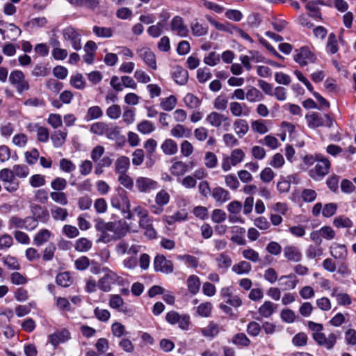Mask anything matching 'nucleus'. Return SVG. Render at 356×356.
Returning <instances> with one entry per match:
<instances>
[{
  "mask_svg": "<svg viewBox=\"0 0 356 356\" xmlns=\"http://www.w3.org/2000/svg\"><path fill=\"white\" fill-rule=\"evenodd\" d=\"M104 275L98 280V289L103 292H109L114 284L122 285L123 278L108 267L102 269Z\"/></svg>",
  "mask_w": 356,
  "mask_h": 356,
  "instance_id": "f257e3e1",
  "label": "nucleus"
},
{
  "mask_svg": "<svg viewBox=\"0 0 356 356\" xmlns=\"http://www.w3.org/2000/svg\"><path fill=\"white\" fill-rule=\"evenodd\" d=\"M111 204L113 208H115L124 213L127 219H133V213L131 210V203L126 192L122 191L113 194L111 197Z\"/></svg>",
  "mask_w": 356,
  "mask_h": 356,
  "instance_id": "f03ea898",
  "label": "nucleus"
},
{
  "mask_svg": "<svg viewBox=\"0 0 356 356\" xmlns=\"http://www.w3.org/2000/svg\"><path fill=\"white\" fill-rule=\"evenodd\" d=\"M206 122L211 127L228 131L231 127V120L229 116L212 111L205 118Z\"/></svg>",
  "mask_w": 356,
  "mask_h": 356,
  "instance_id": "7ed1b4c3",
  "label": "nucleus"
},
{
  "mask_svg": "<svg viewBox=\"0 0 356 356\" xmlns=\"http://www.w3.org/2000/svg\"><path fill=\"white\" fill-rule=\"evenodd\" d=\"M245 156V154L241 148L233 149L229 156L222 158L221 168L223 171L227 172L231 170L232 166H236L241 163Z\"/></svg>",
  "mask_w": 356,
  "mask_h": 356,
  "instance_id": "20e7f679",
  "label": "nucleus"
},
{
  "mask_svg": "<svg viewBox=\"0 0 356 356\" xmlns=\"http://www.w3.org/2000/svg\"><path fill=\"white\" fill-rule=\"evenodd\" d=\"M330 168V161L327 158L318 156L314 168L309 170V176L316 180L322 179L328 174Z\"/></svg>",
  "mask_w": 356,
  "mask_h": 356,
  "instance_id": "39448f33",
  "label": "nucleus"
},
{
  "mask_svg": "<svg viewBox=\"0 0 356 356\" xmlns=\"http://www.w3.org/2000/svg\"><path fill=\"white\" fill-rule=\"evenodd\" d=\"M9 81L15 86L18 94H22L30 89L29 81L25 79L24 73L20 70L12 71L9 76Z\"/></svg>",
  "mask_w": 356,
  "mask_h": 356,
  "instance_id": "423d86ee",
  "label": "nucleus"
},
{
  "mask_svg": "<svg viewBox=\"0 0 356 356\" xmlns=\"http://www.w3.org/2000/svg\"><path fill=\"white\" fill-rule=\"evenodd\" d=\"M63 39L69 42L74 50H80L81 44V33L72 26H67L62 31Z\"/></svg>",
  "mask_w": 356,
  "mask_h": 356,
  "instance_id": "0eeeda50",
  "label": "nucleus"
},
{
  "mask_svg": "<svg viewBox=\"0 0 356 356\" xmlns=\"http://www.w3.org/2000/svg\"><path fill=\"white\" fill-rule=\"evenodd\" d=\"M165 320L171 325L178 324L179 327L183 330H189L191 319L188 314H180L177 312L170 311L166 314Z\"/></svg>",
  "mask_w": 356,
  "mask_h": 356,
  "instance_id": "6e6552de",
  "label": "nucleus"
},
{
  "mask_svg": "<svg viewBox=\"0 0 356 356\" xmlns=\"http://www.w3.org/2000/svg\"><path fill=\"white\" fill-rule=\"evenodd\" d=\"M307 124L311 128H316L318 127H330L333 124L332 119L328 115H321L316 113H312L306 115Z\"/></svg>",
  "mask_w": 356,
  "mask_h": 356,
  "instance_id": "1a4fd4ad",
  "label": "nucleus"
},
{
  "mask_svg": "<svg viewBox=\"0 0 356 356\" xmlns=\"http://www.w3.org/2000/svg\"><path fill=\"white\" fill-rule=\"evenodd\" d=\"M106 225H104V228L110 230L114 239L118 240L124 237L129 232V226L127 222L123 221L106 222Z\"/></svg>",
  "mask_w": 356,
  "mask_h": 356,
  "instance_id": "9d476101",
  "label": "nucleus"
},
{
  "mask_svg": "<svg viewBox=\"0 0 356 356\" xmlns=\"http://www.w3.org/2000/svg\"><path fill=\"white\" fill-rule=\"evenodd\" d=\"M135 183L137 191L141 193H149L159 188L158 182L147 177H138Z\"/></svg>",
  "mask_w": 356,
  "mask_h": 356,
  "instance_id": "9b49d317",
  "label": "nucleus"
},
{
  "mask_svg": "<svg viewBox=\"0 0 356 356\" xmlns=\"http://www.w3.org/2000/svg\"><path fill=\"white\" fill-rule=\"evenodd\" d=\"M154 268L157 272L165 274L172 273L174 270L173 264L171 261L168 260L165 256L158 254L154 260Z\"/></svg>",
  "mask_w": 356,
  "mask_h": 356,
  "instance_id": "f8f14e48",
  "label": "nucleus"
},
{
  "mask_svg": "<svg viewBox=\"0 0 356 356\" xmlns=\"http://www.w3.org/2000/svg\"><path fill=\"white\" fill-rule=\"evenodd\" d=\"M284 257L291 262L298 263L302 259V254L300 248L293 245H286L283 250Z\"/></svg>",
  "mask_w": 356,
  "mask_h": 356,
  "instance_id": "ddd939ff",
  "label": "nucleus"
},
{
  "mask_svg": "<svg viewBox=\"0 0 356 356\" xmlns=\"http://www.w3.org/2000/svg\"><path fill=\"white\" fill-rule=\"evenodd\" d=\"M71 338L70 332L67 329H61L55 331L48 337L49 342L54 347L60 343L69 341Z\"/></svg>",
  "mask_w": 356,
  "mask_h": 356,
  "instance_id": "4468645a",
  "label": "nucleus"
},
{
  "mask_svg": "<svg viewBox=\"0 0 356 356\" xmlns=\"http://www.w3.org/2000/svg\"><path fill=\"white\" fill-rule=\"evenodd\" d=\"M294 59L301 66H305L309 63H314L316 57L308 48L302 47L295 56Z\"/></svg>",
  "mask_w": 356,
  "mask_h": 356,
  "instance_id": "2eb2a0df",
  "label": "nucleus"
},
{
  "mask_svg": "<svg viewBox=\"0 0 356 356\" xmlns=\"http://www.w3.org/2000/svg\"><path fill=\"white\" fill-rule=\"evenodd\" d=\"M229 107L230 113L234 117H248L250 113V108L244 103L231 102Z\"/></svg>",
  "mask_w": 356,
  "mask_h": 356,
  "instance_id": "dca6fc26",
  "label": "nucleus"
},
{
  "mask_svg": "<svg viewBox=\"0 0 356 356\" xmlns=\"http://www.w3.org/2000/svg\"><path fill=\"white\" fill-rule=\"evenodd\" d=\"M27 129L37 133V139L39 142L46 143L49 138V131L47 127L40 125L38 123H29Z\"/></svg>",
  "mask_w": 356,
  "mask_h": 356,
  "instance_id": "f3484780",
  "label": "nucleus"
},
{
  "mask_svg": "<svg viewBox=\"0 0 356 356\" xmlns=\"http://www.w3.org/2000/svg\"><path fill=\"white\" fill-rule=\"evenodd\" d=\"M138 56L152 70H156V61L154 54L148 48L143 47L137 51Z\"/></svg>",
  "mask_w": 356,
  "mask_h": 356,
  "instance_id": "a211bd4d",
  "label": "nucleus"
},
{
  "mask_svg": "<svg viewBox=\"0 0 356 356\" xmlns=\"http://www.w3.org/2000/svg\"><path fill=\"white\" fill-rule=\"evenodd\" d=\"M171 30L180 37H186L188 29L180 16H175L171 21Z\"/></svg>",
  "mask_w": 356,
  "mask_h": 356,
  "instance_id": "6ab92c4d",
  "label": "nucleus"
},
{
  "mask_svg": "<svg viewBox=\"0 0 356 356\" xmlns=\"http://www.w3.org/2000/svg\"><path fill=\"white\" fill-rule=\"evenodd\" d=\"M337 335L334 333H330L327 337L323 332L316 336L314 341L320 346L330 350L332 349L337 342Z\"/></svg>",
  "mask_w": 356,
  "mask_h": 356,
  "instance_id": "aec40b11",
  "label": "nucleus"
},
{
  "mask_svg": "<svg viewBox=\"0 0 356 356\" xmlns=\"http://www.w3.org/2000/svg\"><path fill=\"white\" fill-rule=\"evenodd\" d=\"M330 252L335 259L343 261L347 258L348 250L343 244L333 243L330 247Z\"/></svg>",
  "mask_w": 356,
  "mask_h": 356,
  "instance_id": "412c9836",
  "label": "nucleus"
},
{
  "mask_svg": "<svg viewBox=\"0 0 356 356\" xmlns=\"http://www.w3.org/2000/svg\"><path fill=\"white\" fill-rule=\"evenodd\" d=\"M30 210L33 216L37 218V220L42 222H47L49 218V211L46 208L42 207L37 204H31Z\"/></svg>",
  "mask_w": 356,
  "mask_h": 356,
  "instance_id": "4be33fe9",
  "label": "nucleus"
},
{
  "mask_svg": "<svg viewBox=\"0 0 356 356\" xmlns=\"http://www.w3.org/2000/svg\"><path fill=\"white\" fill-rule=\"evenodd\" d=\"M280 285L283 286L284 290L294 289L298 285L299 280L297 276L293 273L287 275H282L280 277Z\"/></svg>",
  "mask_w": 356,
  "mask_h": 356,
  "instance_id": "5701e85b",
  "label": "nucleus"
},
{
  "mask_svg": "<svg viewBox=\"0 0 356 356\" xmlns=\"http://www.w3.org/2000/svg\"><path fill=\"white\" fill-rule=\"evenodd\" d=\"M139 246L136 245H129L125 241H120L115 246V252L118 255H123L126 253L136 254L138 252Z\"/></svg>",
  "mask_w": 356,
  "mask_h": 356,
  "instance_id": "b1692460",
  "label": "nucleus"
},
{
  "mask_svg": "<svg viewBox=\"0 0 356 356\" xmlns=\"http://www.w3.org/2000/svg\"><path fill=\"white\" fill-rule=\"evenodd\" d=\"M129 168L130 160L129 158L126 156H120L115 161L114 168L117 175L128 172Z\"/></svg>",
  "mask_w": 356,
  "mask_h": 356,
  "instance_id": "393cba45",
  "label": "nucleus"
},
{
  "mask_svg": "<svg viewBox=\"0 0 356 356\" xmlns=\"http://www.w3.org/2000/svg\"><path fill=\"white\" fill-rule=\"evenodd\" d=\"M224 330L223 327H220L218 324L210 321L207 327L201 329L200 332L204 337L212 339L216 337L220 331Z\"/></svg>",
  "mask_w": 356,
  "mask_h": 356,
  "instance_id": "a878e982",
  "label": "nucleus"
},
{
  "mask_svg": "<svg viewBox=\"0 0 356 356\" xmlns=\"http://www.w3.org/2000/svg\"><path fill=\"white\" fill-rule=\"evenodd\" d=\"M108 305L110 307L117 309L124 314H127L129 309L124 305V302L120 295L113 294L110 296Z\"/></svg>",
  "mask_w": 356,
  "mask_h": 356,
  "instance_id": "bb28decb",
  "label": "nucleus"
},
{
  "mask_svg": "<svg viewBox=\"0 0 356 356\" xmlns=\"http://www.w3.org/2000/svg\"><path fill=\"white\" fill-rule=\"evenodd\" d=\"M106 223L102 220H98L95 224V229L101 233L99 241L104 243H109L112 241H116L114 239L113 234H110V230H107L104 228Z\"/></svg>",
  "mask_w": 356,
  "mask_h": 356,
  "instance_id": "cd10ccee",
  "label": "nucleus"
},
{
  "mask_svg": "<svg viewBox=\"0 0 356 356\" xmlns=\"http://www.w3.org/2000/svg\"><path fill=\"white\" fill-rule=\"evenodd\" d=\"M211 195L219 204H222L230 200V193L222 187H216L213 189Z\"/></svg>",
  "mask_w": 356,
  "mask_h": 356,
  "instance_id": "c85d7f7f",
  "label": "nucleus"
},
{
  "mask_svg": "<svg viewBox=\"0 0 356 356\" xmlns=\"http://www.w3.org/2000/svg\"><path fill=\"white\" fill-rule=\"evenodd\" d=\"M67 131L66 129L57 130L51 135V140L54 147L58 148L62 147L67 139Z\"/></svg>",
  "mask_w": 356,
  "mask_h": 356,
  "instance_id": "c756f323",
  "label": "nucleus"
},
{
  "mask_svg": "<svg viewBox=\"0 0 356 356\" xmlns=\"http://www.w3.org/2000/svg\"><path fill=\"white\" fill-rule=\"evenodd\" d=\"M188 218V212L186 209H182L176 211L174 214L170 216H165L163 220L168 225H172L177 222L186 220Z\"/></svg>",
  "mask_w": 356,
  "mask_h": 356,
  "instance_id": "7c9ffc66",
  "label": "nucleus"
},
{
  "mask_svg": "<svg viewBox=\"0 0 356 356\" xmlns=\"http://www.w3.org/2000/svg\"><path fill=\"white\" fill-rule=\"evenodd\" d=\"M324 4L323 1L321 0L309 1L306 5V8L311 13L309 16L314 19L322 20V14L318 5Z\"/></svg>",
  "mask_w": 356,
  "mask_h": 356,
  "instance_id": "2f4dec72",
  "label": "nucleus"
},
{
  "mask_svg": "<svg viewBox=\"0 0 356 356\" xmlns=\"http://www.w3.org/2000/svg\"><path fill=\"white\" fill-rule=\"evenodd\" d=\"M233 127L235 134L240 138L246 135L249 131L248 123L245 120L243 119L238 118L235 120L233 124Z\"/></svg>",
  "mask_w": 356,
  "mask_h": 356,
  "instance_id": "473e14b6",
  "label": "nucleus"
},
{
  "mask_svg": "<svg viewBox=\"0 0 356 356\" xmlns=\"http://www.w3.org/2000/svg\"><path fill=\"white\" fill-rule=\"evenodd\" d=\"M245 98L250 103L261 102L264 99L262 92L254 86H250L247 88Z\"/></svg>",
  "mask_w": 356,
  "mask_h": 356,
  "instance_id": "72a5a7b5",
  "label": "nucleus"
},
{
  "mask_svg": "<svg viewBox=\"0 0 356 356\" xmlns=\"http://www.w3.org/2000/svg\"><path fill=\"white\" fill-rule=\"evenodd\" d=\"M51 236V232L45 228L40 229L33 237V243L36 246H41L47 243Z\"/></svg>",
  "mask_w": 356,
  "mask_h": 356,
  "instance_id": "f704fd0d",
  "label": "nucleus"
},
{
  "mask_svg": "<svg viewBox=\"0 0 356 356\" xmlns=\"http://www.w3.org/2000/svg\"><path fill=\"white\" fill-rule=\"evenodd\" d=\"M172 76L175 81L179 85L186 84L188 79L187 70L180 66L175 67Z\"/></svg>",
  "mask_w": 356,
  "mask_h": 356,
  "instance_id": "c9c22d12",
  "label": "nucleus"
},
{
  "mask_svg": "<svg viewBox=\"0 0 356 356\" xmlns=\"http://www.w3.org/2000/svg\"><path fill=\"white\" fill-rule=\"evenodd\" d=\"M161 148L165 155L169 156L175 154L178 151L177 143L171 138L165 139L161 144Z\"/></svg>",
  "mask_w": 356,
  "mask_h": 356,
  "instance_id": "e433bc0d",
  "label": "nucleus"
},
{
  "mask_svg": "<svg viewBox=\"0 0 356 356\" xmlns=\"http://www.w3.org/2000/svg\"><path fill=\"white\" fill-rule=\"evenodd\" d=\"M186 284L188 291L191 294L195 295L200 291L201 281L197 275H191L188 277L186 280Z\"/></svg>",
  "mask_w": 356,
  "mask_h": 356,
  "instance_id": "4c0bfd02",
  "label": "nucleus"
},
{
  "mask_svg": "<svg viewBox=\"0 0 356 356\" xmlns=\"http://www.w3.org/2000/svg\"><path fill=\"white\" fill-rule=\"evenodd\" d=\"M218 268L225 272L232 265V261L230 257L225 253H221L216 258Z\"/></svg>",
  "mask_w": 356,
  "mask_h": 356,
  "instance_id": "58836bf2",
  "label": "nucleus"
},
{
  "mask_svg": "<svg viewBox=\"0 0 356 356\" xmlns=\"http://www.w3.org/2000/svg\"><path fill=\"white\" fill-rule=\"evenodd\" d=\"M170 171L175 176H181L188 171V165L183 161H176L171 165Z\"/></svg>",
  "mask_w": 356,
  "mask_h": 356,
  "instance_id": "ea45409f",
  "label": "nucleus"
},
{
  "mask_svg": "<svg viewBox=\"0 0 356 356\" xmlns=\"http://www.w3.org/2000/svg\"><path fill=\"white\" fill-rule=\"evenodd\" d=\"M232 270L237 275H248L252 270V266L249 262L243 260L234 264Z\"/></svg>",
  "mask_w": 356,
  "mask_h": 356,
  "instance_id": "a19ab883",
  "label": "nucleus"
},
{
  "mask_svg": "<svg viewBox=\"0 0 356 356\" xmlns=\"http://www.w3.org/2000/svg\"><path fill=\"white\" fill-rule=\"evenodd\" d=\"M191 29L193 35L201 37L208 33V26L194 20L191 24Z\"/></svg>",
  "mask_w": 356,
  "mask_h": 356,
  "instance_id": "79ce46f5",
  "label": "nucleus"
},
{
  "mask_svg": "<svg viewBox=\"0 0 356 356\" xmlns=\"http://www.w3.org/2000/svg\"><path fill=\"white\" fill-rule=\"evenodd\" d=\"M137 130L142 134L147 135L156 130V126L152 122L144 120L137 124Z\"/></svg>",
  "mask_w": 356,
  "mask_h": 356,
  "instance_id": "37998d69",
  "label": "nucleus"
},
{
  "mask_svg": "<svg viewBox=\"0 0 356 356\" xmlns=\"http://www.w3.org/2000/svg\"><path fill=\"white\" fill-rule=\"evenodd\" d=\"M339 50L337 35L334 33H330L328 35L326 42V51L330 54H336Z\"/></svg>",
  "mask_w": 356,
  "mask_h": 356,
  "instance_id": "c03bdc74",
  "label": "nucleus"
},
{
  "mask_svg": "<svg viewBox=\"0 0 356 356\" xmlns=\"http://www.w3.org/2000/svg\"><path fill=\"white\" fill-rule=\"evenodd\" d=\"M275 308L273 302L265 301L259 308L258 312L261 316L268 318L274 313Z\"/></svg>",
  "mask_w": 356,
  "mask_h": 356,
  "instance_id": "a18cd8bd",
  "label": "nucleus"
},
{
  "mask_svg": "<svg viewBox=\"0 0 356 356\" xmlns=\"http://www.w3.org/2000/svg\"><path fill=\"white\" fill-rule=\"evenodd\" d=\"M52 218L55 220L65 221L68 217L67 209L55 206L51 211Z\"/></svg>",
  "mask_w": 356,
  "mask_h": 356,
  "instance_id": "49530a36",
  "label": "nucleus"
},
{
  "mask_svg": "<svg viewBox=\"0 0 356 356\" xmlns=\"http://www.w3.org/2000/svg\"><path fill=\"white\" fill-rule=\"evenodd\" d=\"M118 181L120 185L129 191H133L134 181L127 172L118 175Z\"/></svg>",
  "mask_w": 356,
  "mask_h": 356,
  "instance_id": "de8ad7c7",
  "label": "nucleus"
},
{
  "mask_svg": "<svg viewBox=\"0 0 356 356\" xmlns=\"http://www.w3.org/2000/svg\"><path fill=\"white\" fill-rule=\"evenodd\" d=\"M189 134V131L181 124H177L170 130V135L176 138L188 137Z\"/></svg>",
  "mask_w": 356,
  "mask_h": 356,
  "instance_id": "09e8293b",
  "label": "nucleus"
},
{
  "mask_svg": "<svg viewBox=\"0 0 356 356\" xmlns=\"http://www.w3.org/2000/svg\"><path fill=\"white\" fill-rule=\"evenodd\" d=\"M177 99L175 95H170L166 98L161 99L160 106L164 111H170L175 108L177 105Z\"/></svg>",
  "mask_w": 356,
  "mask_h": 356,
  "instance_id": "8fccbe9b",
  "label": "nucleus"
},
{
  "mask_svg": "<svg viewBox=\"0 0 356 356\" xmlns=\"http://www.w3.org/2000/svg\"><path fill=\"white\" fill-rule=\"evenodd\" d=\"M232 342L233 344L241 347H248L250 344V340L244 333H237L234 335Z\"/></svg>",
  "mask_w": 356,
  "mask_h": 356,
  "instance_id": "3c124183",
  "label": "nucleus"
},
{
  "mask_svg": "<svg viewBox=\"0 0 356 356\" xmlns=\"http://www.w3.org/2000/svg\"><path fill=\"white\" fill-rule=\"evenodd\" d=\"M16 130V124L7 122L1 124L0 127V134L4 138H10Z\"/></svg>",
  "mask_w": 356,
  "mask_h": 356,
  "instance_id": "603ef678",
  "label": "nucleus"
},
{
  "mask_svg": "<svg viewBox=\"0 0 356 356\" xmlns=\"http://www.w3.org/2000/svg\"><path fill=\"white\" fill-rule=\"evenodd\" d=\"M12 143L19 148H24L28 143V136L24 133L15 134L12 138Z\"/></svg>",
  "mask_w": 356,
  "mask_h": 356,
  "instance_id": "864d4df0",
  "label": "nucleus"
},
{
  "mask_svg": "<svg viewBox=\"0 0 356 356\" xmlns=\"http://www.w3.org/2000/svg\"><path fill=\"white\" fill-rule=\"evenodd\" d=\"M92 248V242L86 238H80L76 241L74 248L76 251L85 252Z\"/></svg>",
  "mask_w": 356,
  "mask_h": 356,
  "instance_id": "5fc2aeb1",
  "label": "nucleus"
},
{
  "mask_svg": "<svg viewBox=\"0 0 356 356\" xmlns=\"http://www.w3.org/2000/svg\"><path fill=\"white\" fill-rule=\"evenodd\" d=\"M6 29L8 32L6 38L11 40H15L22 33V30L14 24H6Z\"/></svg>",
  "mask_w": 356,
  "mask_h": 356,
  "instance_id": "6e6d98bb",
  "label": "nucleus"
},
{
  "mask_svg": "<svg viewBox=\"0 0 356 356\" xmlns=\"http://www.w3.org/2000/svg\"><path fill=\"white\" fill-rule=\"evenodd\" d=\"M251 128L254 132L264 134L268 131L266 122L264 120H254L251 122Z\"/></svg>",
  "mask_w": 356,
  "mask_h": 356,
  "instance_id": "4d7b16f0",
  "label": "nucleus"
},
{
  "mask_svg": "<svg viewBox=\"0 0 356 356\" xmlns=\"http://www.w3.org/2000/svg\"><path fill=\"white\" fill-rule=\"evenodd\" d=\"M92 31L99 38H109L113 36V29L109 27L94 26Z\"/></svg>",
  "mask_w": 356,
  "mask_h": 356,
  "instance_id": "13d9d810",
  "label": "nucleus"
},
{
  "mask_svg": "<svg viewBox=\"0 0 356 356\" xmlns=\"http://www.w3.org/2000/svg\"><path fill=\"white\" fill-rule=\"evenodd\" d=\"M170 194L165 190L159 191L155 196V202L158 206L163 207L170 202Z\"/></svg>",
  "mask_w": 356,
  "mask_h": 356,
  "instance_id": "bf43d9fd",
  "label": "nucleus"
},
{
  "mask_svg": "<svg viewBox=\"0 0 356 356\" xmlns=\"http://www.w3.org/2000/svg\"><path fill=\"white\" fill-rule=\"evenodd\" d=\"M51 199L56 203L63 206L68 204L67 195L62 191H53L50 193Z\"/></svg>",
  "mask_w": 356,
  "mask_h": 356,
  "instance_id": "052dcab7",
  "label": "nucleus"
},
{
  "mask_svg": "<svg viewBox=\"0 0 356 356\" xmlns=\"http://www.w3.org/2000/svg\"><path fill=\"white\" fill-rule=\"evenodd\" d=\"M70 84L76 89L83 90L86 87V81L81 74L77 73L71 76Z\"/></svg>",
  "mask_w": 356,
  "mask_h": 356,
  "instance_id": "680f3d73",
  "label": "nucleus"
},
{
  "mask_svg": "<svg viewBox=\"0 0 356 356\" xmlns=\"http://www.w3.org/2000/svg\"><path fill=\"white\" fill-rule=\"evenodd\" d=\"M228 105V98L225 95H220L213 100V107L217 111H223L226 110Z\"/></svg>",
  "mask_w": 356,
  "mask_h": 356,
  "instance_id": "e2e57ef3",
  "label": "nucleus"
},
{
  "mask_svg": "<svg viewBox=\"0 0 356 356\" xmlns=\"http://www.w3.org/2000/svg\"><path fill=\"white\" fill-rule=\"evenodd\" d=\"M241 254L245 259L249 260L253 263H257L259 261V252L251 248L243 250Z\"/></svg>",
  "mask_w": 356,
  "mask_h": 356,
  "instance_id": "0e129e2a",
  "label": "nucleus"
},
{
  "mask_svg": "<svg viewBox=\"0 0 356 356\" xmlns=\"http://www.w3.org/2000/svg\"><path fill=\"white\" fill-rule=\"evenodd\" d=\"M186 106L190 108H197L201 104V100L191 93H188L184 98Z\"/></svg>",
  "mask_w": 356,
  "mask_h": 356,
  "instance_id": "69168bd1",
  "label": "nucleus"
},
{
  "mask_svg": "<svg viewBox=\"0 0 356 356\" xmlns=\"http://www.w3.org/2000/svg\"><path fill=\"white\" fill-rule=\"evenodd\" d=\"M103 115V111L101 108L98 106H91L88 109L86 120L87 121H90L92 120H95L99 118Z\"/></svg>",
  "mask_w": 356,
  "mask_h": 356,
  "instance_id": "338daca9",
  "label": "nucleus"
},
{
  "mask_svg": "<svg viewBox=\"0 0 356 356\" xmlns=\"http://www.w3.org/2000/svg\"><path fill=\"white\" fill-rule=\"evenodd\" d=\"M56 282L57 284L63 287L69 286L72 283V280L70 273L67 272L58 273L56 277Z\"/></svg>",
  "mask_w": 356,
  "mask_h": 356,
  "instance_id": "774afa93",
  "label": "nucleus"
}]
</instances>
